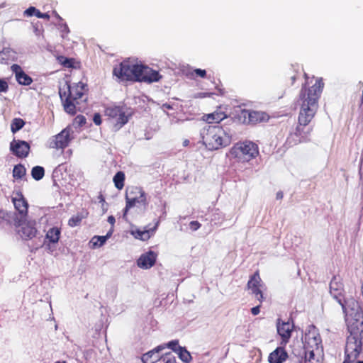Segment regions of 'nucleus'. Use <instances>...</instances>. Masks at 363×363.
Wrapping results in <instances>:
<instances>
[{"mask_svg": "<svg viewBox=\"0 0 363 363\" xmlns=\"http://www.w3.org/2000/svg\"><path fill=\"white\" fill-rule=\"evenodd\" d=\"M45 175V169L43 167L35 166L32 168L31 170V176L32 177L36 180L39 181L43 178Z\"/></svg>", "mask_w": 363, "mask_h": 363, "instance_id": "7c9ffc66", "label": "nucleus"}, {"mask_svg": "<svg viewBox=\"0 0 363 363\" xmlns=\"http://www.w3.org/2000/svg\"><path fill=\"white\" fill-rule=\"evenodd\" d=\"M264 286L262 279L259 276V270H257L247 281V287L252 291V294L257 298L259 302H262L264 299L262 289Z\"/></svg>", "mask_w": 363, "mask_h": 363, "instance_id": "ddd939ff", "label": "nucleus"}, {"mask_svg": "<svg viewBox=\"0 0 363 363\" xmlns=\"http://www.w3.org/2000/svg\"><path fill=\"white\" fill-rule=\"evenodd\" d=\"M113 74L121 81L147 83L158 82L162 77L157 71L130 59L125 60L116 66Z\"/></svg>", "mask_w": 363, "mask_h": 363, "instance_id": "f03ea898", "label": "nucleus"}, {"mask_svg": "<svg viewBox=\"0 0 363 363\" xmlns=\"http://www.w3.org/2000/svg\"><path fill=\"white\" fill-rule=\"evenodd\" d=\"M26 174V169L22 164L14 166L13 169V177L16 179H22Z\"/></svg>", "mask_w": 363, "mask_h": 363, "instance_id": "cd10ccee", "label": "nucleus"}, {"mask_svg": "<svg viewBox=\"0 0 363 363\" xmlns=\"http://www.w3.org/2000/svg\"><path fill=\"white\" fill-rule=\"evenodd\" d=\"M11 69L19 84L28 86L32 84L33 79L22 69L20 65L13 64L11 65Z\"/></svg>", "mask_w": 363, "mask_h": 363, "instance_id": "aec40b11", "label": "nucleus"}, {"mask_svg": "<svg viewBox=\"0 0 363 363\" xmlns=\"http://www.w3.org/2000/svg\"><path fill=\"white\" fill-rule=\"evenodd\" d=\"M38 12H40V11L33 6H30L28 9H27L24 11V16H35L36 17H38Z\"/></svg>", "mask_w": 363, "mask_h": 363, "instance_id": "e433bc0d", "label": "nucleus"}, {"mask_svg": "<svg viewBox=\"0 0 363 363\" xmlns=\"http://www.w3.org/2000/svg\"><path fill=\"white\" fill-rule=\"evenodd\" d=\"M8 220V214L4 210L0 209V223Z\"/></svg>", "mask_w": 363, "mask_h": 363, "instance_id": "37998d69", "label": "nucleus"}, {"mask_svg": "<svg viewBox=\"0 0 363 363\" xmlns=\"http://www.w3.org/2000/svg\"><path fill=\"white\" fill-rule=\"evenodd\" d=\"M72 133L73 131L70 127L64 128L52 138L50 147L55 149H65L73 139Z\"/></svg>", "mask_w": 363, "mask_h": 363, "instance_id": "9b49d317", "label": "nucleus"}, {"mask_svg": "<svg viewBox=\"0 0 363 363\" xmlns=\"http://www.w3.org/2000/svg\"><path fill=\"white\" fill-rule=\"evenodd\" d=\"M109 236L110 234H107L106 236H94L91 238L90 242L93 247H99L105 243Z\"/></svg>", "mask_w": 363, "mask_h": 363, "instance_id": "2f4dec72", "label": "nucleus"}, {"mask_svg": "<svg viewBox=\"0 0 363 363\" xmlns=\"http://www.w3.org/2000/svg\"><path fill=\"white\" fill-rule=\"evenodd\" d=\"M159 223L160 222L157 220L155 223L154 227L151 228L148 230H137L133 232V235H134V237L136 239L146 241V240H149L154 235L155 232L156 231V230L158 228Z\"/></svg>", "mask_w": 363, "mask_h": 363, "instance_id": "5701e85b", "label": "nucleus"}, {"mask_svg": "<svg viewBox=\"0 0 363 363\" xmlns=\"http://www.w3.org/2000/svg\"><path fill=\"white\" fill-rule=\"evenodd\" d=\"M190 74L193 77H199L201 78H205L206 76V72L205 69H195L190 73Z\"/></svg>", "mask_w": 363, "mask_h": 363, "instance_id": "c9c22d12", "label": "nucleus"}, {"mask_svg": "<svg viewBox=\"0 0 363 363\" xmlns=\"http://www.w3.org/2000/svg\"><path fill=\"white\" fill-rule=\"evenodd\" d=\"M238 118L243 124L256 125L257 123L267 122L269 119V116L264 111L241 108L238 113Z\"/></svg>", "mask_w": 363, "mask_h": 363, "instance_id": "1a4fd4ad", "label": "nucleus"}, {"mask_svg": "<svg viewBox=\"0 0 363 363\" xmlns=\"http://www.w3.org/2000/svg\"><path fill=\"white\" fill-rule=\"evenodd\" d=\"M9 90V84L5 79H0V94L6 93Z\"/></svg>", "mask_w": 363, "mask_h": 363, "instance_id": "58836bf2", "label": "nucleus"}, {"mask_svg": "<svg viewBox=\"0 0 363 363\" xmlns=\"http://www.w3.org/2000/svg\"><path fill=\"white\" fill-rule=\"evenodd\" d=\"M293 325L289 322L278 323L277 332L281 337L282 342L286 343L291 336Z\"/></svg>", "mask_w": 363, "mask_h": 363, "instance_id": "4be33fe9", "label": "nucleus"}, {"mask_svg": "<svg viewBox=\"0 0 363 363\" xmlns=\"http://www.w3.org/2000/svg\"><path fill=\"white\" fill-rule=\"evenodd\" d=\"M296 79H297V76L296 74L292 75L290 77V80H291L290 84L293 85L295 83Z\"/></svg>", "mask_w": 363, "mask_h": 363, "instance_id": "603ef678", "label": "nucleus"}, {"mask_svg": "<svg viewBox=\"0 0 363 363\" xmlns=\"http://www.w3.org/2000/svg\"><path fill=\"white\" fill-rule=\"evenodd\" d=\"M60 62L65 67H73V60L71 58H67L65 57L61 56L59 58Z\"/></svg>", "mask_w": 363, "mask_h": 363, "instance_id": "f704fd0d", "label": "nucleus"}, {"mask_svg": "<svg viewBox=\"0 0 363 363\" xmlns=\"http://www.w3.org/2000/svg\"><path fill=\"white\" fill-rule=\"evenodd\" d=\"M93 121L96 125H100L102 122L101 115L98 113H95L93 117Z\"/></svg>", "mask_w": 363, "mask_h": 363, "instance_id": "79ce46f5", "label": "nucleus"}, {"mask_svg": "<svg viewBox=\"0 0 363 363\" xmlns=\"http://www.w3.org/2000/svg\"><path fill=\"white\" fill-rule=\"evenodd\" d=\"M231 158L239 163H247L255 159L259 155V147L252 141H239L233 145L229 151Z\"/></svg>", "mask_w": 363, "mask_h": 363, "instance_id": "423d86ee", "label": "nucleus"}, {"mask_svg": "<svg viewBox=\"0 0 363 363\" xmlns=\"http://www.w3.org/2000/svg\"><path fill=\"white\" fill-rule=\"evenodd\" d=\"M363 349V343H361V350L357 355V357L354 359H349L347 354L346 353V348L345 349V359L342 363H363V361H356L357 358L359 357V354L362 353Z\"/></svg>", "mask_w": 363, "mask_h": 363, "instance_id": "72a5a7b5", "label": "nucleus"}, {"mask_svg": "<svg viewBox=\"0 0 363 363\" xmlns=\"http://www.w3.org/2000/svg\"><path fill=\"white\" fill-rule=\"evenodd\" d=\"M165 363H176L175 357H172L167 358Z\"/></svg>", "mask_w": 363, "mask_h": 363, "instance_id": "3c124183", "label": "nucleus"}, {"mask_svg": "<svg viewBox=\"0 0 363 363\" xmlns=\"http://www.w3.org/2000/svg\"><path fill=\"white\" fill-rule=\"evenodd\" d=\"M108 222L110 224H111L112 225H114V223H115V222H116V220H115L114 216H109L108 217Z\"/></svg>", "mask_w": 363, "mask_h": 363, "instance_id": "09e8293b", "label": "nucleus"}, {"mask_svg": "<svg viewBox=\"0 0 363 363\" xmlns=\"http://www.w3.org/2000/svg\"><path fill=\"white\" fill-rule=\"evenodd\" d=\"M189 144V140L188 139H185L184 141H183V145L184 147H186L188 146Z\"/></svg>", "mask_w": 363, "mask_h": 363, "instance_id": "5fc2aeb1", "label": "nucleus"}, {"mask_svg": "<svg viewBox=\"0 0 363 363\" xmlns=\"http://www.w3.org/2000/svg\"><path fill=\"white\" fill-rule=\"evenodd\" d=\"M305 363H313V362H311V359H308V360H306V362H305Z\"/></svg>", "mask_w": 363, "mask_h": 363, "instance_id": "13d9d810", "label": "nucleus"}, {"mask_svg": "<svg viewBox=\"0 0 363 363\" xmlns=\"http://www.w3.org/2000/svg\"><path fill=\"white\" fill-rule=\"evenodd\" d=\"M86 216L82 215V214H79V213H77V215H74L72 217H71L69 220H68V225L70 226V227H76L77 225H79L82 219L85 218Z\"/></svg>", "mask_w": 363, "mask_h": 363, "instance_id": "473e14b6", "label": "nucleus"}, {"mask_svg": "<svg viewBox=\"0 0 363 363\" xmlns=\"http://www.w3.org/2000/svg\"><path fill=\"white\" fill-rule=\"evenodd\" d=\"M362 103L363 104V91H362Z\"/></svg>", "mask_w": 363, "mask_h": 363, "instance_id": "bf43d9fd", "label": "nucleus"}, {"mask_svg": "<svg viewBox=\"0 0 363 363\" xmlns=\"http://www.w3.org/2000/svg\"><path fill=\"white\" fill-rule=\"evenodd\" d=\"M25 123V121L21 118H13L11 123V132L16 133L24 126Z\"/></svg>", "mask_w": 363, "mask_h": 363, "instance_id": "c756f323", "label": "nucleus"}, {"mask_svg": "<svg viewBox=\"0 0 363 363\" xmlns=\"http://www.w3.org/2000/svg\"><path fill=\"white\" fill-rule=\"evenodd\" d=\"M283 196H284V194H283V192L279 191H278L277 194H276V199L277 200H281L283 199Z\"/></svg>", "mask_w": 363, "mask_h": 363, "instance_id": "8fccbe9b", "label": "nucleus"}, {"mask_svg": "<svg viewBox=\"0 0 363 363\" xmlns=\"http://www.w3.org/2000/svg\"><path fill=\"white\" fill-rule=\"evenodd\" d=\"M178 349L179 351L177 353L179 359L184 363H189L192 359L191 353L185 347H179Z\"/></svg>", "mask_w": 363, "mask_h": 363, "instance_id": "c85d7f7f", "label": "nucleus"}, {"mask_svg": "<svg viewBox=\"0 0 363 363\" xmlns=\"http://www.w3.org/2000/svg\"><path fill=\"white\" fill-rule=\"evenodd\" d=\"M321 337L320 334L315 330H309L305 334L304 344L306 347L310 350V357L308 359L311 360L313 358L314 351H318L321 347Z\"/></svg>", "mask_w": 363, "mask_h": 363, "instance_id": "f8f14e48", "label": "nucleus"}, {"mask_svg": "<svg viewBox=\"0 0 363 363\" xmlns=\"http://www.w3.org/2000/svg\"><path fill=\"white\" fill-rule=\"evenodd\" d=\"M11 200L16 210L22 218H25L28 214V203L23 194L21 191L16 192Z\"/></svg>", "mask_w": 363, "mask_h": 363, "instance_id": "f3484780", "label": "nucleus"}, {"mask_svg": "<svg viewBox=\"0 0 363 363\" xmlns=\"http://www.w3.org/2000/svg\"><path fill=\"white\" fill-rule=\"evenodd\" d=\"M342 309L350 333L345 346L346 353L348 359H354L361 350V343H363V312L359 308H352L349 311L347 305H342Z\"/></svg>", "mask_w": 363, "mask_h": 363, "instance_id": "f257e3e1", "label": "nucleus"}, {"mask_svg": "<svg viewBox=\"0 0 363 363\" xmlns=\"http://www.w3.org/2000/svg\"><path fill=\"white\" fill-rule=\"evenodd\" d=\"M52 14L54 15L55 17H56L57 19L59 20H62V18L60 16V15L57 13V11H52Z\"/></svg>", "mask_w": 363, "mask_h": 363, "instance_id": "864d4df0", "label": "nucleus"}, {"mask_svg": "<svg viewBox=\"0 0 363 363\" xmlns=\"http://www.w3.org/2000/svg\"><path fill=\"white\" fill-rule=\"evenodd\" d=\"M30 150V146L26 141L13 139L10 143V151L18 158L27 157Z\"/></svg>", "mask_w": 363, "mask_h": 363, "instance_id": "dca6fc26", "label": "nucleus"}, {"mask_svg": "<svg viewBox=\"0 0 363 363\" xmlns=\"http://www.w3.org/2000/svg\"><path fill=\"white\" fill-rule=\"evenodd\" d=\"M125 207L123 211V217H125L128 211L135 206L146 209L148 206L146 193L140 186H128L125 190Z\"/></svg>", "mask_w": 363, "mask_h": 363, "instance_id": "0eeeda50", "label": "nucleus"}, {"mask_svg": "<svg viewBox=\"0 0 363 363\" xmlns=\"http://www.w3.org/2000/svg\"><path fill=\"white\" fill-rule=\"evenodd\" d=\"M167 347L171 348L174 352H177L179 351L178 347H180L179 345V340H174L170 341L167 344Z\"/></svg>", "mask_w": 363, "mask_h": 363, "instance_id": "4c0bfd02", "label": "nucleus"}, {"mask_svg": "<svg viewBox=\"0 0 363 363\" xmlns=\"http://www.w3.org/2000/svg\"><path fill=\"white\" fill-rule=\"evenodd\" d=\"M164 348V346H158L155 350L149 351L147 353L144 354L141 357L142 362L143 363H154L159 358V356L157 355L155 357H153V356L156 352H159Z\"/></svg>", "mask_w": 363, "mask_h": 363, "instance_id": "393cba45", "label": "nucleus"}, {"mask_svg": "<svg viewBox=\"0 0 363 363\" xmlns=\"http://www.w3.org/2000/svg\"><path fill=\"white\" fill-rule=\"evenodd\" d=\"M201 223L197 220H193L189 223V228L192 231H196L201 227Z\"/></svg>", "mask_w": 363, "mask_h": 363, "instance_id": "ea45409f", "label": "nucleus"}, {"mask_svg": "<svg viewBox=\"0 0 363 363\" xmlns=\"http://www.w3.org/2000/svg\"><path fill=\"white\" fill-rule=\"evenodd\" d=\"M313 128L308 124L298 122L295 129L291 131L286 138V143L289 146L296 145L300 143H307L310 140V135Z\"/></svg>", "mask_w": 363, "mask_h": 363, "instance_id": "6e6552de", "label": "nucleus"}, {"mask_svg": "<svg viewBox=\"0 0 363 363\" xmlns=\"http://www.w3.org/2000/svg\"><path fill=\"white\" fill-rule=\"evenodd\" d=\"M84 93L85 84L82 82L67 84L66 90H60V96L66 113L72 116L77 113V106L82 101H86L83 99Z\"/></svg>", "mask_w": 363, "mask_h": 363, "instance_id": "20e7f679", "label": "nucleus"}, {"mask_svg": "<svg viewBox=\"0 0 363 363\" xmlns=\"http://www.w3.org/2000/svg\"><path fill=\"white\" fill-rule=\"evenodd\" d=\"M227 117L226 114L222 111H216L203 116V120L208 123H218Z\"/></svg>", "mask_w": 363, "mask_h": 363, "instance_id": "b1692460", "label": "nucleus"}, {"mask_svg": "<svg viewBox=\"0 0 363 363\" xmlns=\"http://www.w3.org/2000/svg\"><path fill=\"white\" fill-rule=\"evenodd\" d=\"M288 358V354L284 348L279 347L272 352L268 357L269 363H283Z\"/></svg>", "mask_w": 363, "mask_h": 363, "instance_id": "412c9836", "label": "nucleus"}, {"mask_svg": "<svg viewBox=\"0 0 363 363\" xmlns=\"http://www.w3.org/2000/svg\"><path fill=\"white\" fill-rule=\"evenodd\" d=\"M16 227H21L18 233L24 240H31L36 236L37 229L35 221H23L21 219L15 222Z\"/></svg>", "mask_w": 363, "mask_h": 363, "instance_id": "2eb2a0df", "label": "nucleus"}, {"mask_svg": "<svg viewBox=\"0 0 363 363\" xmlns=\"http://www.w3.org/2000/svg\"><path fill=\"white\" fill-rule=\"evenodd\" d=\"M98 199H99V201L102 203V206H104L105 204V203H106L105 198L101 194H100L98 196Z\"/></svg>", "mask_w": 363, "mask_h": 363, "instance_id": "de8ad7c7", "label": "nucleus"}, {"mask_svg": "<svg viewBox=\"0 0 363 363\" xmlns=\"http://www.w3.org/2000/svg\"><path fill=\"white\" fill-rule=\"evenodd\" d=\"M62 32L63 33L62 37H64V34L67 35L69 33V29L67 24H64L62 26Z\"/></svg>", "mask_w": 363, "mask_h": 363, "instance_id": "49530a36", "label": "nucleus"}, {"mask_svg": "<svg viewBox=\"0 0 363 363\" xmlns=\"http://www.w3.org/2000/svg\"><path fill=\"white\" fill-rule=\"evenodd\" d=\"M38 18L49 20L50 16L48 14V13L38 12Z\"/></svg>", "mask_w": 363, "mask_h": 363, "instance_id": "c03bdc74", "label": "nucleus"}, {"mask_svg": "<svg viewBox=\"0 0 363 363\" xmlns=\"http://www.w3.org/2000/svg\"><path fill=\"white\" fill-rule=\"evenodd\" d=\"M55 363H67L65 361H62V362H60V361H57Z\"/></svg>", "mask_w": 363, "mask_h": 363, "instance_id": "4d7b16f0", "label": "nucleus"}, {"mask_svg": "<svg viewBox=\"0 0 363 363\" xmlns=\"http://www.w3.org/2000/svg\"><path fill=\"white\" fill-rule=\"evenodd\" d=\"M125 176L123 172H118L113 177V182L116 188L118 190L123 189L125 185Z\"/></svg>", "mask_w": 363, "mask_h": 363, "instance_id": "bb28decb", "label": "nucleus"}, {"mask_svg": "<svg viewBox=\"0 0 363 363\" xmlns=\"http://www.w3.org/2000/svg\"><path fill=\"white\" fill-rule=\"evenodd\" d=\"M330 292L339 304L347 305L344 297V285L340 277L334 276L330 283Z\"/></svg>", "mask_w": 363, "mask_h": 363, "instance_id": "4468645a", "label": "nucleus"}, {"mask_svg": "<svg viewBox=\"0 0 363 363\" xmlns=\"http://www.w3.org/2000/svg\"><path fill=\"white\" fill-rule=\"evenodd\" d=\"M304 78L306 81L300 90L297 103L299 106L318 107V101L324 87L323 79L314 77L310 79L306 73H304Z\"/></svg>", "mask_w": 363, "mask_h": 363, "instance_id": "7ed1b4c3", "label": "nucleus"}, {"mask_svg": "<svg viewBox=\"0 0 363 363\" xmlns=\"http://www.w3.org/2000/svg\"><path fill=\"white\" fill-rule=\"evenodd\" d=\"M259 312H260V305H258V306L251 308V313L254 315H258L259 313Z\"/></svg>", "mask_w": 363, "mask_h": 363, "instance_id": "a18cd8bd", "label": "nucleus"}, {"mask_svg": "<svg viewBox=\"0 0 363 363\" xmlns=\"http://www.w3.org/2000/svg\"><path fill=\"white\" fill-rule=\"evenodd\" d=\"M75 122L77 123L79 125H83L86 123V118L82 115L77 116L75 119Z\"/></svg>", "mask_w": 363, "mask_h": 363, "instance_id": "a19ab883", "label": "nucleus"}, {"mask_svg": "<svg viewBox=\"0 0 363 363\" xmlns=\"http://www.w3.org/2000/svg\"><path fill=\"white\" fill-rule=\"evenodd\" d=\"M105 115L116 122L118 128L123 126L128 121L129 116L127 114V108L125 106L112 105L107 106L104 111Z\"/></svg>", "mask_w": 363, "mask_h": 363, "instance_id": "9d476101", "label": "nucleus"}, {"mask_svg": "<svg viewBox=\"0 0 363 363\" xmlns=\"http://www.w3.org/2000/svg\"><path fill=\"white\" fill-rule=\"evenodd\" d=\"M352 303L353 306L356 305L357 306V302L356 301L353 300Z\"/></svg>", "mask_w": 363, "mask_h": 363, "instance_id": "6e6d98bb", "label": "nucleus"}, {"mask_svg": "<svg viewBox=\"0 0 363 363\" xmlns=\"http://www.w3.org/2000/svg\"><path fill=\"white\" fill-rule=\"evenodd\" d=\"M299 106L300 110L298 116V121L309 125L314 118L318 107H312L310 106Z\"/></svg>", "mask_w": 363, "mask_h": 363, "instance_id": "a211bd4d", "label": "nucleus"}, {"mask_svg": "<svg viewBox=\"0 0 363 363\" xmlns=\"http://www.w3.org/2000/svg\"><path fill=\"white\" fill-rule=\"evenodd\" d=\"M60 234V229L57 227H53L47 232L46 238L48 239L50 242L57 243L59 241Z\"/></svg>", "mask_w": 363, "mask_h": 363, "instance_id": "a878e982", "label": "nucleus"}, {"mask_svg": "<svg viewBox=\"0 0 363 363\" xmlns=\"http://www.w3.org/2000/svg\"><path fill=\"white\" fill-rule=\"evenodd\" d=\"M206 147L210 150H216L229 145L232 140L231 135L222 126H209L203 136Z\"/></svg>", "mask_w": 363, "mask_h": 363, "instance_id": "39448f33", "label": "nucleus"}, {"mask_svg": "<svg viewBox=\"0 0 363 363\" xmlns=\"http://www.w3.org/2000/svg\"><path fill=\"white\" fill-rule=\"evenodd\" d=\"M157 255L155 252L150 250L146 253L142 254L137 261V264L142 269H150L155 265Z\"/></svg>", "mask_w": 363, "mask_h": 363, "instance_id": "6ab92c4d", "label": "nucleus"}]
</instances>
